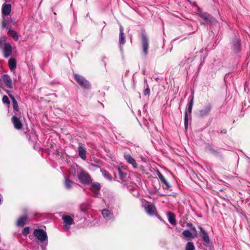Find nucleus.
I'll list each match as a JSON object with an SVG mask.
<instances>
[{
  "label": "nucleus",
  "mask_w": 250,
  "mask_h": 250,
  "mask_svg": "<svg viewBox=\"0 0 250 250\" xmlns=\"http://www.w3.org/2000/svg\"><path fill=\"white\" fill-rule=\"evenodd\" d=\"M0 49L2 51L4 58H8L11 56L13 47L11 43L7 42L5 37L0 38Z\"/></svg>",
  "instance_id": "nucleus-1"
},
{
  "label": "nucleus",
  "mask_w": 250,
  "mask_h": 250,
  "mask_svg": "<svg viewBox=\"0 0 250 250\" xmlns=\"http://www.w3.org/2000/svg\"><path fill=\"white\" fill-rule=\"evenodd\" d=\"M141 37V42L143 53L145 57H146L148 54L149 48L148 38L147 36L144 33H143L142 34Z\"/></svg>",
  "instance_id": "nucleus-2"
},
{
  "label": "nucleus",
  "mask_w": 250,
  "mask_h": 250,
  "mask_svg": "<svg viewBox=\"0 0 250 250\" xmlns=\"http://www.w3.org/2000/svg\"><path fill=\"white\" fill-rule=\"evenodd\" d=\"M74 78L81 86L87 89L90 88L91 84L85 78L77 74L74 75Z\"/></svg>",
  "instance_id": "nucleus-3"
},
{
  "label": "nucleus",
  "mask_w": 250,
  "mask_h": 250,
  "mask_svg": "<svg viewBox=\"0 0 250 250\" xmlns=\"http://www.w3.org/2000/svg\"><path fill=\"white\" fill-rule=\"evenodd\" d=\"M33 234L39 240L42 242H44L47 241V233L42 229H34Z\"/></svg>",
  "instance_id": "nucleus-4"
},
{
  "label": "nucleus",
  "mask_w": 250,
  "mask_h": 250,
  "mask_svg": "<svg viewBox=\"0 0 250 250\" xmlns=\"http://www.w3.org/2000/svg\"><path fill=\"white\" fill-rule=\"evenodd\" d=\"M78 177L79 181L83 184H88L91 182V178L89 174L82 170L78 174Z\"/></svg>",
  "instance_id": "nucleus-5"
},
{
  "label": "nucleus",
  "mask_w": 250,
  "mask_h": 250,
  "mask_svg": "<svg viewBox=\"0 0 250 250\" xmlns=\"http://www.w3.org/2000/svg\"><path fill=\"white\" fill-rule=\"evenodd\" d=\"M143 206L147 213L149 215L153 216L156 214V208L151 203L145 201L143 203Z\"/></svg>",
  "instance_id": "nucleus-6"
},
{
  "label": "nucleus",
  "mask_w": 250,
  "mask_h": 250,
  "mask_svg": "<svg viewBox=\"0 0 250 250\" xmlns=\"http://www.w3.org/2000/svg\"><path fill=\"white\" fill-rule=\"evenodd\" d=\"M62 219L64 224V229L68 231L70 229V226L74 224V220L71 216L67 215H63Z\"/></svg>",
  "instance_id": "nucleus-7"
},
{
  "label": "nucleus",
  "mask_w": 250,
  "mask_h": 250,
  "mask_svg": "<svg viewBox=\"0 0 250 250\" xmlns=\"http://www.w3.org/2000/svg\"><path fill=\"white\" fill-rule=\"evenodd\" d=\"M211 109V105L208 104L199 110L197 115L200 117H204L209 115Z\"/></svg>",
  "instance_id": "nucleus-8"
},
{
  "label": "nucleus",
  "mask_w": 250,
  "mask_h": 250,
  "mask_svg": "<svg viewBox=\"0 0 250 250\" xmlns=\"http://www.w3.org/2000/svg\"><path fill=\"white\" fill-rule=\"evenodd\" d=\"M124 156L125 159L128 164L131 165L134 168H137L138 165L135 160L130 154L125 153Z\"/></svg>",
  "instance_id": "nucleus-9"
},
{
  "label": "nucleus",
  "mask_w": 250,
  "mask_h": 250,
  "mask_svg": "<svg viewBox=\"0 0 250 250\" xmlns=\"http://www.w3.org/2000/svg\"><path fill=\"white\" fill-rule=\"evenodd\" d=\"M102 213L106 221L113 220L114 219L113 213L108 209H103Z\"/></svg>",
  "instance_id": "nucleus-10"
},
{
  "label": "nucleus",
  "mask_w": 250,
  "mask_h": 250,
  "mask_svg": "<svg viewBox=\"0 0 250 250\" xmlns=\"http://www.w3.org/2000/svg\"><path fill=\"white\" fill-rule=\"evenodd\" d=\"M101 188V185L98 183H93L91 185L90 190L93 192L94 196H97L99 194V191Z\"/></svg>",
  "instance_id": "nucleus-11"
},
{
  "label": "nucleus",
  "mask_w": 250,
  "mask_h": 250,
  "mask_svg": "<svg viewBox=\"0 0 250 250\" xmlns=\"http://www.w3.org/2000/svg\"><path fill=\"white\" fill-rule=\"evenodd\" d=\"M11 121L15 128L20 129L22 128V125L19 118L14 115L12 117Z\"/></svg>",
  "instance_id": "nucleus-12"
},
{
  "label": "nucleus",
  "mask_w": 250,
  "mask_h": 250,
  "mask_svg": "<svg viewBox=\"0 0 250 250\" xmlns=\"http://www.w3.org/2000/svg\"><path fill=\"white\" fill-rule=\"evenodd\" d=\"M2 79L6 86L10 88L13 87L12 81L9 75L7 74L3 75Z\"/></svg>",
  "instance_id": "nucleus-13"
},
{
  "label": "nucleus",
  "mask_w": 250,
  "mask_h": 250,
  "mask_svg": "<svg viewBox=\"0 0 250 250\" xmlns=\"http://www.w3.org/2000/svg\"><path fill=\"white\" fill-rule=\"evenodd\" d=\"M2 14L3 16L9 15L11 11V6L10 4H3L1 8Z\"/></svg>",
  "instance_id": "nucleus-14"
},
{
  "label": "nucleus",
  "mask_w": 250,
  "mask_h": 250,
  "mask_svg": "<svg viewBox=\"0 0 250 250\" xmlns=\"http://www.w3.org/2000/svg\"><path fill=\"white\" fill-rule=\"evenodd\" d=\"M28 219V218L26 215L21 216L18 219L16 222V225L18 227H22L26 224Z\"/></svg>",
  "instance_id": "nucleus-15"
},
{
  "label": "nucleus",
  "mask_w": 250,
  "mask_h": 250,
  "mask_svg": "<svg viewBox=\"0 0 250 250\" xmlns=\"http://www.w3.org/2000/svg\"><path fill=\"white\" fill-rule=\"evenodd\" d=\"M78 151L79 152V156L83 160H85L86 157V149L82 146H79L78 147Z\"/></svg>",
  "instance_id": "nucleus-16"
},
{
  "label": "nucleus",
  "mask_w": 250,
  "mask_h": 250,
  "mask_svg": "<svg viewBox=\"0 0 250 250\" xmlns=\"http://www.w3.org/2000/svg\"><path fill=\"white\" fill-rule=\"evenodd\" d=\"M198 228L200 229L201 232L202 233V238L203 241L206 243V244H208L209 242V239L208 233L202 227L199 226Z\"/></svg>",
  "instance_id": "nucleus-17"
},
{
  "label": "nucleus",
  "mask_w": 250,
  "mask_h": 250,
  "mask_svg": "<svg viewBox=\"0 0 250 250\" xmlns=\"http://www.w3.org/2000/svg\"><path fill=\"white\" fill-rule=\"evenodd\" d=\"M233 49L235 52H238L241 49L240 40L236 39L233 42Z\"/></svg>",
  "instance_id": "nucleus-18"
},
{
  "label": "nucleus",
  "mask_w": 250,
  "mask_h": 250,
  "mask_svg": "<svg viewBox=\"0 0 250 250\" xmlns=\"http://www.w3.org/2000/svg\"><path fill=\"white\" fill-rule=\"evenodd\" d=\"M124 29L122 26H120L119 42L120 45H123L125 42V36L123 32Z\"/></svg>",
  "instance_id": "nucleus-19"
},
{
  "label": "nucleus",
  "mask_w": 250,
  "mask_h": 250,
  "mask_svg": "<svg viewBox=\"0 0 250 250\" xmlns=\"http://www.w3.org/2000/svg\"><path fill=\"white\" fill-rule=\"evenodd\" d=\"M167 216L169 222L173 226L175 225L176 224V222L174 214L171 212H168Z\"/></svg>",
  "instance_id": "nucleus-20"
},
{
  "label": "nucleus",
  "mask_w": 250,
  "mask_h": 250,
  "mask_svg": "<svg viewBox=\"0 0 250 250\" xmlns=\"http://www.w3.org/2000/svg\"><path fill=\"white\" fill-rule=\"evenodd\" d=\"M8 65L10 69L12 71L16 67V62L14 58H10L8 61Z\"/></svg>",
  "instance_id": "nucleus-21"
},
{
  "label": "nucleus",
  "mask_w": 250,
  "mask_h": 250,
  "mask_svg": "<svg viewBox=\"0 0 250 250\" xmlns=\"http://www.w3.org/2000/svg\"><path fill=\"white\" fill-rule=\"evenodd\" d=\"M198 15L205 21L206 23L208 22V20L209 19V17L210 16V15L207 13H204L202 12H199Z\"/></svg>",
  "instance_id": "nucleus-22"
},
{
  "label": "nucleus",
  "mask_w": 250,
  "mask_h": 250,
  "mask_svg": "<svg viewBox=\"0 0 250 250\" xmlns=\"http://www.w3.org/2000/svg\"><path fill=\"white\" fill-rule=\"evenodd\" d=\"M7 33L13 37L15 41H17L19 40V36L15 31L8 28Z\"/></svg>",
  "instance_id": "nucleus-23"
},
{
  "label": "nucleus",
  "mask_w": 250,
  "mask_h": 250,
  "mask_svg": "<svg viewBox=\"0 0 250 250\" xmlns=\"http://www.w3.org/2000/svg\"><path fill=\"white\" fill-rule=\"evenodd\" d=\"M157 175L159 177V178H160V180L162 183L165 184L167 186V187H170V185H169L168 183L165 179V177L162 174V173L158 170L157 171Z\"/></svg>",
  "instance_id": "nucleus-24"
},
{
  "label": "nucleus",
  "mask_w": 250,
  "mask_h": 250,
  "mask_svg": "<svg viewBox=\"0 0 250 250\" xmlns=\"http://www.w3.org/2000/svg\"><path fill=\"white\" fill-rule=\"evenodd\" d=\"M125 169L123 167H118V171L119 174V177L120 179H123L126 177V173L125 171H123V170H125Z\"/></svg>",
  "instance_id": "nucleus-25"
},
{
  "label": "nucleus",
  "mask_w": 250,
  "mask_h": 250,
  "mask_svg": "<svg viewBox=\"0 0 250 250\" xmlns=\"http://www.w3.org/2000/svg\"><path fill=\"white\" fill-rule=\"evenodd\" d=\"M74 184L73 182L68 179H65L64 182V185L67 189H70L72 187V185Z\"/></svg>",
  "instance_id": "nucleus-26"
},
{
  "label": "nucleus",
  "mask_w": 250,
  "mask_h": 250,
  "mask_svg": "<svg viewBox=\"0 0 250 250\" xmlns=\"http://www.w3.org/2000/svg\"><path fill=\"white\" fill-rule=\"evenodd\" d=\"M101 171L103 175L106 179L111 180L112 179L111 176L108 173V172L104 169H101Z\"/></svg>",
  "instance_id": "nucleus-27"
},
{
  "label": "nucleus",
  "mask_w": 250,
  "mask_h": 250,
  "mask_svg": "<svg viewBox=\"0 0 250 250\" xmlns=\"http://www.w3.org/2000/svg\"><path fill=\"white\" fill-rule=\"evenodd\" d=\"M13 103V107L14 111H17L19 109V106L15 98H13L11 99Z\"/></svg>",
  "instance_id": "nucleus-28"
},
{
  "label": "nucleus",
  "mask_w": 250,
  "mask_h": 250,
  "mask_svg": "<svg viewBox=\"0 0 250 250\" xmlns=\"http://www.w3.org/2000/svg\"><path fill=\"white\" fill-rule=\"evenodd\" d=\"M216 23H217V21L216 20V19L211 16H210L208 20V22H207V23L211 24V25H214Z\"/></svg>",
  "instance_id": "nucleus-29"
},
{
  "label": "nucleus",
  "mask_w": 250,
  "mask_h": 250,
  "mask_svg": "<svg viewBox=\"0 0 250 250\" xmlns=\"http://www.w3.org/2000/svg\"><path fill=\"white\" fill-rule=\"evenodd\" d=\"M193 243L189 242H188L186 247V250H193L194 249Z\"/></svg>",
  "instance_id": "nucleus-30"
},
{
  "label": "nucleus",
  "mask_w": 250,
  "mask_h": 250,
  "mask_svg": "<svg viewBox=\"0 0 250 250\" xmlns=\"http://www.w3.org/2000/svg\"><path fill=\"white\" fill-rule=\"evenodd\" d=\"M184 125L186 129H187L188 126V118L187 111H186L184 115Z\"/></svg>",
  "instance_id": "nucleus-31"
},
{
  "label": "nucleus",
  "mask_w": 250,
  "mask_h": 250,
  "mask_svg": "<svg viewBox=\"0 0 250 250\" xmlns=\"http://www.w3.org/2000/svg\"><path fill=\"white\" fill-rule=\"evenodd\" d=\"M183 235L186 237H191L192 234L189 230H185L183 232Z\"/></svg>",
  "instance_id": "nucleus-32"
},
{
  "label": "nucleus",
  "mask_w": 250,
  "mask_h": 250,
  "mask_svg": "<svg viewBox=\"0 0 250 250\" xmlns=\"http://www.w3.org/2000/svg\"><path fill=\"white\" fill-rule=\"evenodd\" d=\"M3 104H10V101L8 97L6 95L3 96L2 99Z\"/></svg>",
  "instance_id": "nucleus-33"
},
{
  "label": "nucleus",
  "mask_w": 250,
  "mask_h": 250,
  "mask_svg": "<svg viewBox=\"0 0 250 250\" xmlns=\"http://www.w3.org/2000/svg\"><path fill=\"white\" fill-rule=\"evenodd\" d=\"M29 227H25L22 230V234L24 236H27L29 233Z\"/></svg>",
  "instance_id": "nucleus-34"
},
{
  "label": "nucleus",
  "mask_w": 250,
  "mask_h": 250,
  "mask_svg": "<svg viewBox=\"0 0 250 250\" xmlns=\"http://www.w3.org/2000/svg\"><path fill=\"white\" fill-rule=\"evenodd\" d=\"M193 105V103H192V101H190L188 105V111L189 112V113H191L192 106Z\"/></svg>",
  "instance_id": "nucleus-35"
},
{
  "label": "nucleus",
  "mask_w": 250,
  "mask_h": 250,
  "mask_svg": "<svg viewBox=\"0 0 250 250\" xmlns=\"http://www.w3.org/2000/svg\"><path fill=\"white\" fill-rule=\"evenodd\" d=\"M150 94V89L148 87H147L144 90V94L145 95H149Z\"/></svg>",
  "instance_id": "nucleus-36"
},
{
  "label": "nucleus",
  "mask_w": 250,
  "mask_h": 250,
  "mask_svg": "<svg viewBox=\"0 0 250 250\" xmlns=\"http://www.w3.org/2000/svg\"><path fill=\"white\" fill-rule=\"evenodd\" d=\"M6 25V21L4 17H3V20L2 22V27L5 28Z\"/></svg>",
  "instance_id": "nucleus-37"
},
{
  "label": "nucleus",
  "mask_w": 250,
  "mask_h": 250,
  "mask_svg": "<svg viewBox=\"0 0 250 250\" xmlns=\"http://www.w3.org/2000/svg\"><path fill=\"white\" fill-rule=\"evenodd\" d=\"M6 93L8 95V96L10 97L11 99L12 98H14V97L13 96V95L11 93V92L8 90H5Z\"/></svg>",
  "instance_id": "nucleus-38"
},
{
  "label": "nucleus",
  "mask_w": 250,
  "mask_h": 250,
  "mask_svg": "<svg viewBox=\"0 0 250 250\" xmlns=\"http://www.w3.org/2000/svg\"><path fill=\"white\" fill-rule=\"evenodd\" d=\"M191 230L194 232V236H196L197 235V231L195 228L193 226L192 228H191Z\"/></svg>",
  "instance_id": "nucleus-39"
},
{
  "label": "nucleus",
  "mask_w": 250,
  "mask_h": 250,
  "mask_svg": "<svg viewBox=\"0 0 250 250\" xmlns=\"http://www.w3.org/2000/svg\"><path fill=\"white\" fill-rule=\"evenodd\" d=\"M194 92H193L190 97V101H192V103H193V101H194Z\"/></svg>",
  "instance_id": "nucleus-40"
},
{
  "label": "nucleus",
  "mask_w": 250,
  "mask_h": 250,
  "mask_svg": "<svg viewBox=\"0 0 250 250\" xmlns=\"http://www.w3.org/2000/svg\"><path fill=\"white\" fill-rule=\"evenodd\" d=\"M187 226L190 229L191 228H192L193 227V225L191 223H187Z\"/></svg>",
  "instance_id": "nucleus-41"
},
{
  "label": "nucleus",
  "mask_w": 250,
  "mask_h": 250,
  "mask_svg": "<svg viewBox=\"0 0 250 250\" xmlns=\"http://www.w3.org/2000/svg\"><path fill=\"white\" fill-rule=\"evenodd\" d=\"M145 70H144V71H143V74H145Z\"/></svg>",
  "instance_id": "nucleus-42"
}]
</instances>
